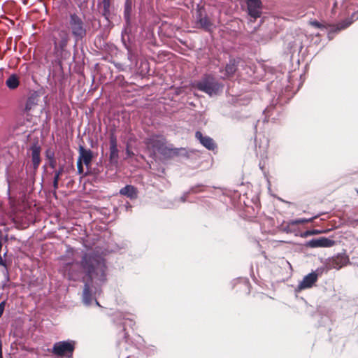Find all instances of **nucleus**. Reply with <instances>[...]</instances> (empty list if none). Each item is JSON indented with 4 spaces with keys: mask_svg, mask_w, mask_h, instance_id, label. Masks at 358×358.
Listing matches in <instances>:
<instances>
[{
    "mask_svg": "<svg viewBox=\"0 0 358 358\" xmlns=\"http://www.w3.org/2000/svg\"><path fill=\"white\" fill-rule=\"evenodd\" d=\"M80 257L79 250L66 245L64 253L59 257L58 271L69 280L77 281L83 274L87 278L84 285L83 301L90 306L92 301V288L100 287L107 280V266L103 257L93 251H86Z\"/></svg>",
    "mask_w": 358,
    "mask_h": 358,
    "instance_id": "f257e3e1",
    "label": "nucleus"
},
{
    "mask_svg": "<svg viewBox=\"0 0 358 358\" xmlns=\"http://www.w3.org/2000/svg\"><path fill=\"white\" fill-rule=\"evenodd\" d=\"M196 88L210 96L216 95L222 90V85H220L211 76H205L201 80L196 83Z\"/></svg>",
    "mask_w": 358,
    "mask_h": 358,
    "instance_id": "f03ea898",
    "label": "nucleus"
},
{
    "mask_svg": "<svg viewBox=\"0 0 358 358\" xmlns=\"http://www.w3.org/2000/svg\"><path fill=\"white\" fill-rule=\"evenodd\" d=\"M69 26L76 41L82 40L86 36L85 23L76 13L70 14Z\"/></svg>",
    "mask_w": 358,
    "mask_h": 358,
    "instance_id": "7ed1b4c3",
    "label": "nucleus"
},
{
    "mask_svg": "<svg viewBox=\"0 0 358 358\" xmlns=\"http://www.w3.org/2000/svg\"><path fill=\"white\" fill-rule=\"evenodd\" d=\"M145 144L148 148H151L154 152H159L161 154H166L167 147L166 146V138L162 135L154 134L145 139Z\"/></svg>",
    "mask_w": 358,
    "mask_h": 358,
    "instance_id": "20e7f679",
    "label": "nucleus"
},
{
    "mask_svg": "<svg viewBox=\"0 0 358 358\" xmlns=\"http://www.w3.org/2000/svg\"><path fill=\"white\" fill-rule=\"evenodd\" d=\"M75 349V342L67 340L59 341L54 344L52 353L55 355L67 357H71Z\"/></svg>",
    "mask_w": 358,
    "mask_h": 358,
    "instance_id": "39448f33",
    "label": "nucleus"
},
{
    "mask_svg": "<svg viewBox=\"0 0 358 358\" xmlns=\"http://www.w3.org/2000/svg\"><path fill=\"white\" fill-rule=\"evenodd\" d=\"M335 241L332 239L321 237L319 238H313L307 241L305 246L315 248H330L334 246Z\"/></svg>",
    "mask_w": 358,
    "mask_h": 358,
    "instance_id": "423d86ee",
    "label": "nucleus"
},
{
    "mask_svg": "<svg viewBox=\"0 0 358 358\" xmlns=\"http://www.w3.org/2000/svg\"><path fill=\"white\" fill-rule=\"evenodd\" d=\"M110 154L109 161L113 164H116L119 159V150L117 149V136L113 132L110 135Z\"/></svg>",
    "mask_w": 358,
    "mask_h": 358,
    "instance_id": "0eeeda50",
    "label": "nucleus"
},
{
    "mask_svg": "<svg viewBox=\"0 0 358 358\" xmlns=\"http://www.w3.org/2000/svg\"><path fill=\"white\" fill-rule=\"evenodd\" d=\"M196 23L206 31H210L212 28V23L208 17L206 11L203 8H199L196 11Z\"/></svg>",
    "mask_w": 358,
    "mask_h": 358,
    "instance_id": "6e6552de",
    "label": "nucleus"
},
{
    "mask_svg": "<svg viewBox=\"0 0 358 358\" xmlns=\"http://www.w3.org/2000/svg\"><path fill=\"white\" fill-rule=\"evenodd\" d=\"M318 275L319 273H317V271H313L305 275L298 285V288L299 289H306L312 287L317 282Z\"/></svg>",
    "mask_w": 358,
    "mask_h": 358,
    "instance_id": "1a4fd4ad",
    "label": "nucleus"
},
{
    "mask_svg": "<svg viewBox=\"0 0 358 358\" xmlns=\"http://www.w3.org/2000/svg\"><path fill=\"white\" fill-rule=\"evenodd\" d=\"M248 10L249 15L254 19L261 16L262 2L260 0H248Z\"/></svg>",
    "mask_w": 358,
    "mask_h": 358,
    "instance_id": "9d476101",
    "label": "nucleus"
},
{
    "mask_svg": "<svg viewBox=\"0 0 358 358\" xmlns=\"http://www.w3.org/2000/svg\"><path fill=\"white\" fill-rule=\"evenodd\" d=\"M31 157V166L34 171L37 170L41 163V147L37 144L34 143L30 147Z\"/></svg>",
    "mask_w": 358,
    "mask_h": 358,
    "instance_id": "9b49d317",
    "label": "nucleus"
},
{
    "mask_svg": "<svg viewBox=\"0 0 358 358\" xmlns=\"http://www.w3.org/2000/svg\"><path fill=\"white\" fill-rule=\"evenodd\" d=\"M195 137L198 139L200 143L209 150H214L216 145L213 139L208 136H203L202 133L197 131L195 133Z\"/></svg>",
    "mask_w": 358,
    "mask_h": 358,
    "instance_id": "f8f14e48",
    "label": "nucleus"
},
{
    "mask_svg": "<svg viewBox=\"0 0 358 358\" xmlns=\"http://www.w3.org/2000/svg\"><path fill=\"white\" fill-rule=\"evenodd\" d=\"M60 39L57 41L54 40V49L56 51H63L67 45L69 41V36L64 31L59 32Z\"/></svg>",
    "mask_w": 358,
    "mask_h": 358,
    "instance_id": "ddd939ff",
    "label": "nucleus"
},
{
    "mask_svg": "<svg viewBox=\"0 0 358 358\" xmlns=\"http://www.w3.org/2000/svg\"><path fill=\"white\" fill-rule=\"evenodd\" d=\"M80 162H83L86 166H89L92 159V152L90 150L85 149L83 146L79 148V157Z\"/></svg>",
    "mask_w": 358,
    "mask_h": 358,
    "instance_id": "4468645a",
    "label": "nucleus"
},
{
    "mask_svg": "<svg viewBox=\"0 0 358 358\" xmlns=\"http://www.w3.org/2000/svg\"><path fill=\"white\" fill-rule=\"evenodd\" d=\"M120 194L129 198L130 199H135L138 196V190L134 186L127 185L120 189Z\"/></svg>",
    "mask_w": 358,
    "mask_h": 358,
    "instance_id": "2eb2a0df",
    "label": "nucleus"
},
{
    "mask_svg": "<svg viewBox=\"0 0 358 358\" xmlns=\"http://www.w3.org/2000/svg\"><path fill=\"white\" fill-rule=\"evenodd\" d=\"M6 85L10 90H15L20 85V78L15 73L11 74L6 80Z\"/></svg>",
    "mask_w": 358,
    "mask_h": 358,
    "instance_id": "dca6fc26",
    "label": "nucleus"
},
{
    "mask_svg": "<svg viewBox=\"0 0 358 358\" xmlns=\"http://www.w3.org/2000/svg\"><path fill=\"white\" fill-rule=\"evenodd\" d=\"M239 61V58H233L229 60L225 68L226 73L228 76H231L236 72Z\"/></svg>",
    "mask_w": 358,
    "mask_h": 358,
    "instance_id": "f3484780",
    "label": "nucleus"
},
{
    "mask_svg": "<svg viewBox=\"0 0 358 358\" xmlns=\"http://www.w3.org/2000/svg\"><path fill=\"white\" fill-rule=\"evenodd\" d=\"M132 10L131 0H126L124 8V18L127 24L130 22V16Z\"/></svg>",
    "mask_w": 358,
    "mask_h": 358,
    "instance_id": "a211bd4d",
    "label": "nucleus"
},
{
    "mask_svg": "<svg viewBox=\"0 0 358 358\" xmlns=\"http://www.w3.org/2000/svg\"><path fill=\"white\" fill-rule=\"evenodd\" d=\"M102 15L107 20H109L110 15V0H102Z\"/></svg>",
    "mask_w": 358,
    "mask_h": 358,
    "instance_id": "6ab92c4d",
    "label": "nucleus"
},
{
    "mask_svg": "<svg viewBox=\"0 0 358 358\" xmlns=\"http://www.w3.org/2000/svg\"><path fill=\"white\" fill-rule=\"evenodd\" d=\"M313 220V218L310 219H296L294 220H291L289 222V224L291 225H295V224H303L306 222H310Z\"/></svg>",
    "mask_w": 358,
    "mask_h": 358,
    "instance_id": "aec40b11",
    "label": "nucleus"
},
{
    "mask_svg": "<svg viewBox=\"0 0 358 358\" xmlns=\"http://www.w3.org/2000/svg\"><path fill=\"white\" fill-rule=\"evenodd\" d=\"M64 172V166H60L57 170L55 171L54 179L59 180V178Z\"/></svg>",
    "mask_w": 358,
    "mask_h": 358,
    "instance_id": "412c9836",
    "label": "nucleus"
},
{
    "mask_svg": "<svg viewBox=\"0 0 358 358\" xmlns=\"http://www.w3.org/2000/svg\"><path fill=\"white\" fill-rule=\"evenodd\" d=\"M351 23H352V22L350 20H345L338 25V30L343 29L348 27L349 25H350Z\"/></svg>",
    "mask_w": 358,
    "mask_h": 358,
    "instance_id": "4be33fe9",
    "label": "nucleus"
},
{
    "mask_svg": "<svg viewBox=\"0 0 358 358\" xmlns=\"http://www.w3.org/2000/svg\"><path fill=\"white\" fill-rule=\"evenodd\" d=\"M45 157L49 160L54 159L55 158V152L50 149H48L45 151Z\"/></svg>",
    "mask_w": 358,
    "mask_h": 358,
    "instance_id": "5701e85b",
    "label": "nucleus"
},
{
    "mask_svg": "<svg viewBox=\"0 0 358 358\" xmlns=\"http://www.w3.org/2000/svg\"><path fill=\"white\" fill-rule=\"evenodd\" d=\"M310 24L312 26H313L314 27H316V28H320V29H324V28H325V26H324L323 24H322V23L319 22H317V21H316V20L310 21Z\"/></svg>",
    "mask_w": 358,
    "mask_h": 358,
    "instance_id": "b1692460",
    "label": "nucleus"
},
{
    "mask_svg": "<svg viewBox=\"0 0 358 358\" xmlns=\"http://www.w3.org/2000/svg\"><path fill=\"white\" fill-rule=\"evenodd\" d=\"M83 163V162H80V159H78V161H77V169H78V173L79 174H83V171H84Z\"/></svg>",
    "mask_w": 358,
    "mask_h": 358,
    "instance_id": "393cba45",
    "label": "nucleus"
},
{
    "mask_svg": "<svg viewBox=\"0 0 358 358\" xmlns=\"http://www.w3.org/2000/svg\"><path fill=\"white\" fill-rule=\"evenodd\" d=\"M31 104H32V101H31V99L29 98L27 101L26 104H25V110L26 111H29L31 109Z\"/></svg>",
    "mask_w": 358,
    "mask_h": 358,
    "instance_id": "a878e982",
    "label": "nucleus"
},
{
    "mask_svg": "<svg viewBox=\"0 0 358 358\" xmlns=\"http://www.w3.org/2000/svg\"><path fill=\"white\" fill-rule=\"evenodd\" d=\"M6 306V301H3L0 303V317L2 316Z\"/></svg>",
    "mask_w": 358,
    "mask_h": 358,
    "instance_id": "bb28decb",
    "label": "nucleus"
},
{
    "mask_svg": "<svg viewBox=\"0 0 358 358\" xmlns=\"http://www.w3.org/2000/svg\"><path fill=\"white\" fill-rule=\"evenodd\" d=\"M56 164H57V162H56L55 159L49 160V166L52 169H55L56 167Z\"/></svg>",
    "mask_w": 358,
    "mask_h": 358,
    "instance_id": "cd10ccee",
    "label": "nucleus"
},
{
    "mask_svg": "<svg viewBox=\"0 0 358 358\" xmlns=\"http://www.w3.org/2000/svg\"><path fill=\"white\" fill-rule=\"evenodd\" d=\"M59 180H56L53 178L52 185L55 191L58 189Z\"/></svg>",
    "mask_w": 358,
    "mask_h": 358,
    "instance_id": "c85d7f7f",
    "label": "nucleus"
},
{
    "mask_svg": "<svg viewBox=\"0 0 358 358\" xmlns=\"http://www.w3.org/2000/svg\"><path fill=\"white\" fill-rule=\"evenodd\" d=\"M312 233L310 232V230L306 231L301 234L302 237H307L308 236H311Z\"/></svg>",
    "mask_w": 358,
    "mask_h": 358,
    "instance_id": "c756f323",
    "label": "nucleus"
},
{
    "mask_svg": "<svg viewBox=\"0 0 358 358\" xmlns=\"http://www.w3.org/2000/svg\"><path fill=\"white\" fill-rule=\"evenodd\" d=\"M78 6H80L85 0H73Z\"/></svg>",
    "mask_w": 358,
    "mask_h": 358,
    "instance_id": "7c9ffc66",
    "label": "nucleus"
},
{
    "mask_svg": "<svg viewBox=\"0 0 358 358\" xmlns=\"http://www.w3.org/2000/svg\"><path fill=\"white\" fill-rule=\"evenodd\" d=\"M126 153L127 157H131L134 154L131 151H130L128 148L126 150Z\"/></svg>",
    "mask_w": 358,
    "mask_h": 358,
    "instance_id": "2f4dec72",
    "label": "nucleus"
},
{
    "mask_svg": "<svg viewBox=\"0 0 358 358\" xmlns=\"http://www.w3.org/2000/svg\"><path fill=\"white\" fill-rule=\"evenodd\" d=\"M187 193L186 194H184L181 197H180V200L182 202H185L186 201V196H187Z\"/></svg>",
    "mask_w": 358,
    "mask_h": 358,
    "instance_id": "473e14b6",
    "label": "nucleus"
},
{
    "mask_svg": "<svg viewBox=\"0 0 358 358\" xmlns=\"http://www.w3.org/2000/svg\"><path fill=\"white\" fill-rule=\"evenodd\" d=\"M0 358H3V357H2V343H1V340H0Z\"/></svg>",
    "mask_w": 358,
    "mask_h": 358,
    "instance_id": "72a5a7b5",
    "label": "nucleus"
},
{
    "mask_svg": "<svg viewBox=\"0 0 358 358\" xmlns=\"http://www.w3.org/2000/svg\"><path fill=\"white\" fill-rule=\"evenodd\" d=\"M95 291H94V295L100 294L101 290L98 289L96 287H94Z\"/></svg>",
    "mask_w": 358,
    "mask_h": 358,
    "instance_id": "f704fd0d",
    "label": "nucleus"
},
{
    "mask_svg": "<svg viewBox=\"0 0 358 358\" xmlns=\"http://www.w3.org/2000/svg\"><path fill=\"white\" fill-rule=\"evenodd\" d=\"M310 232L312 233V235L317 234L320 233L318 230H310Z\"/></svg>",
    "mask_w": 358,
    "mask_h": 358,
    "instance_id": "c9c22d12",
    "label": "nucleus"
},
{
    "mask_svg": "<svg viewBox=\"0 0 358 358\" xmlns=\"http://www.w3.org/2000/svg\"><path fill=\"white\" fill-rule=\"evenodd\" d=\"M95 303H96V305H97V306H100V305H99V302L97 301V300H96V299H95Z\"/></svg>",
    "mask_w": 358,
    "mask_h": 358,
    "instance_id": "e433bc0d",
    "label": "nucleus"
},
{
    "mask_svg": "<svg viewBox=\"0 0 358 358\" xmlns=\"http://www.w3.org/2000/svg\"><path fill=\"white\" fill-rule=\"evenodd\" d=\"M192 192H196V190L194 188H193V189H192Z\"/></svg>",
    "mask_w": 358,
    "mask_h": 358,
    "instance_id": "4c0bfd02",
    "label": "nucleus"
},
{
    "mask_svg": "<svg viewBox=\"0 0 358 358\" xmlns=\"http://www.w3.org/2000/svg\"><path fill=\"white\" fill-rule=\"evenodd\" d=\"M357 193L358 194V189L356 190Z\"/></svg>",
    "mask_w": 358,
    "mask_h": 358,
    "instance_id": "58836bf2",
    "label": "nucleus"
}]
</instances>
